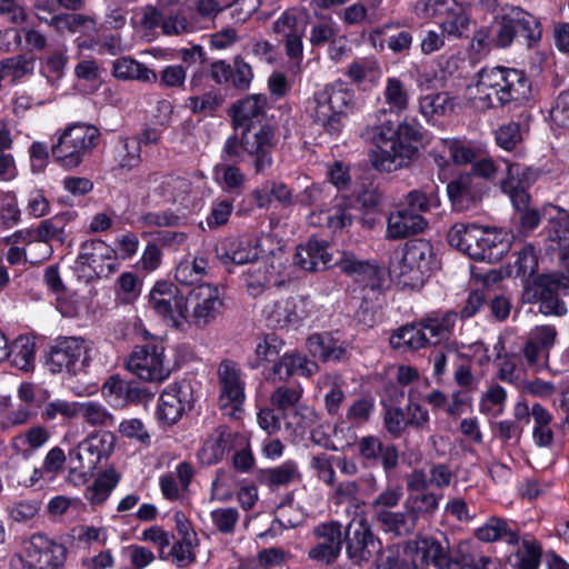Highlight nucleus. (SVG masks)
<instances>
[{"instance_id":"bb28decb","label":"nucleus","mask_w":569,"mask_h":569,"mask_svg":"<svg viewBox=\"0 0 569 569\" xmlns=\"http://www.w3.org/2000/svg\"><path fill=\"white\" fill-rule=\"evenodd\" d=\"M358 453L369 467L381 465L388 475L399 465V450L395 443L385 445L377 436L370 435L358 440Z\"/></svg>"},{"instance_id":"a211bd4d","label":"nucleus","mask_w":569,"mask_h":569,"mask_svg":"<svg viewBox=\"0 0 569 569\" xmlns=\"http://www.w3.org/2000/svg\"><path fill=\"white\" fill-rule=\"evenodd\" d=\"M186 317L198 327H204L221 313L223 301L218 287L199 283L183 293Z\"/></svg>"},{"instance_id":"9b49d317","label":"nucleus","mask_w":569,"mask_h":569,"mask_svg":"<svg viewBox=\"0 0 569 569\" xmlns=\"http://www.w3.org/2000/svg\"><path fill=\"white\" fill-rule=\"evenodd\" d=\"M97 127L87 123L70 124L52 146L51 154L56 162L67 169L78 167L99 139Z\"/></svg>"},{"instance_id":"39448f33","label":"nucleus","mask_w":569,"mask_h":569,"mask_svg":"<svg viewBox=\"0 0 569 569\" xmlns=\"http://www.w3.org/2000/svg\"><path fill=\"white\" fill-rule=\"evenodd\" d=\"M448 243L475 261L496 263L510 250L507 233L476 223H455L448 232Z\"/></svg>"},{"instance_id":"cd10ccee","label":"nucleus","mask_w":569,"mask_h":569,"mask_svg":"<svg viewBox=\"0 0 569 569\" xmlns=\"http://www.w3.org/2000/svg\"><path fill=\"white\" fill-rule=\"evenodd\" d=\"M220 385V401L222 407L232 406L237 409L244 401V382L241 380V372L238 365L230 359H224L218 368Z\"/></svg>"},{"instance_id":"0eeeda50","label":"nucleus","mask_w":569,"mask_h":569,"mask_svg":"<svg viewBox=\"0 0 569 569\" xmlns=\"http://www.w3.org/2000/svg\"><path fill=\"white\" fill-rule=\"evenodd\" d=\"M68 549L44 533H32L22 540L19 551L9 560L10 569H63Z\"/></svg>"},{"instance_id":"49530a36","label":"nucleus","mask_w":569,"mask_h":569,"mask_svg":"<svg viewBox=\"0 0 569 569\" xmlns=\"http://www.w3.org/2000/svg\"><path fill=\"white\" fill-rule=\"evenodd\" d=\"M36 58L30 54H17L0 61V82L7 79L11 81L21 79L33 72Z\"/></svg>"},{"instance_id":"7ed1b4c3","label":"nucleus","mask_w":569,"mask_h":569,"mask_svg":"<svg viewBox=\"0 0 569 569\" xmlns=\"http://www.w3.org/2000/svg\"><path fill=\"white\" fill-rule=\"evenodd\" d=\"M387 220V237L403 239L422 232L428 221L423 216L408 208L388 213L382 193L377 189L358 190V222L362 228L375 230L382 228Z\"/></svg>"},{"instance_id":"58836bf2","label":"nucleus","mask_w":569,"mask_h":569,"mask_svg":"<svg viewBox=\"0 0 569 569\" xmlns=\"http://www.w3.org/2000/svg\"><path fill=\"white\" fill-rule=\"evenodd\" d=\"M356 209L355 194L337 196L333 206L327 213V224L335 232L346 227H351L353 222L352 211Z\"/></svg>"},{"instance_id":"09e8293b","label":"nucleus","mask_w":569,"mask_h":569,"mask_svg":"<svg viewBox=\"0 0 569 569\" xmlns=\"http://www.w3.org/2000/svg\"><path fill=\"white\" fill-rule=\"evenodd\" d=\"M38 19L58 32L68 31L70 33L81 31V29L87 27L88 22L90 21L88 16L77 13L76 11L58 12V14H53L50 18L38 16Z\"/></svg>"},{"instance_id":"aec40b11","label":"nucleus","mask_w":569,"mask_h":569,"mask_svg":"<svg viewBox=\"0 0 569 569\" xmlns=\"http://www.w3.org/2000/svg\"><path fill=\"white\" fill-rule=\"evenodd\" d=\"M194 397L190 382H174L169 385L160 395L156 416L160 425L174 426L184 413L194 406Z\"/></svg>"},{"instance_id":"72a5a7b5","label":"nucleus","mask_w":569,"mask_h":569,"mask_svg":"<svg viewBox=\"0 0 569 569\" xmlns=\"http://www.w3.org/2000/svg\"><path fill=\"white\" fill-rule=\"evenodd\" d=\"M390 345L393 349L419 350L431 346V341L418 320L398 328L390 337Z\"/></svg>"},{"instance_id":"f704fd0d","label":"nucleus","mask_w":569,"mask_h":569,"mask_svg":"<svg viewBox=\"0 0 569 569\" xmlns=\"http://www.w3.org/2000/svg\"><path fill=\"white\" fill-rule=\"evenodd\" d=\"M475 536L483 542L505 541L509 546H517L520 542L518 530L511 529L508 521L499 517L489 518L475 531Z\"/></svg>"},{"instance_id":"1a4fd4ad","label":"nucleus","mask_w":569,"mask_h":569,"mask_svg":"<svg viewBox=\"0 0 569 569\" xmlns=\"http://www.w3.org/2000/svg\"><path fill=\"white\" fill-rule=\"evenodd\" d=\"M495 40L498 47L507 48L515 39L535 46L542 37V27L537 17L520 7H510L495 18Z\"/></svg>"},{"instance_id":"7c9ffc66","label":"nucleus","mask_w":569,"mask_h":569,"mask_svg":"<svg viewBox=\"0 0 569 569\" xmlns=\"http://www.w3.org/2000/svg\"><path fill=\"white\" fill-rule=\"evenodd\" d=\"M319 370L315 360L308 359L306 355L298 351H286L272 366V375L279 380H287L290 377L299 376L310 378Z\"/></svg>"},{"instance_id":"a878e982","label":"nucleus","mask_w":569,"mask_h":569,"mask_svg":"<svg viewBox=\"0 0 569 569\" xmlns=\"http://www.w3.org/2000/svg\"><path fill=\"white\" fill-rule=\"evenodd\" d=\"M259 239L252 233L228 237L216 248L220 261L228 264H247L254 262L259 257Z\"/></svg>"},{"instance_id":"052dcab7","label":"nucleus","mask_w":569,"mask_h":569,"mask_svg":"<svg viewBox=\"0 0 569 569\" xmlns=\"http://www.w3.org/2000/svg\"><path fill=\"white\" fill-rule=\"evenodd\" d=\"M495 139L501 149L506 151L513 150L522 141L520 123L509 121L508 123L501 124L495 131Z\"/></svg>"},{"instance_id":"473e14b6","label":"nucleus","mask_w":569,"mask_h":569,"mask_svg":"<svg viewBox=\"0 0 569 569\" xmlns=\"http://www.w3.org/2000/svg\"><path fill=\"white\" fill-rule=\"evenodd\" d=\"M458 319V312L455 310L431 311L421 318L422 328H425L431 345H438L442 339L452 335Z\"/></svg>"},{"instance_id":"dca6fc26","label":"nucleus","mask_w":569,"mask_h":569,"mask_svg":"<svg viewBox=\"0 0 569 569\" xmlns=\"http://www.w3.org/2000/svg\"><path fill=\"white\" fill-rule=\"evenodd\" d=\"M416 12L425 18L437 19L442 33L461 38L469 29L470 18L456 0H419Z\"/></svg>"},{"instance_id":"4d7b16f0","label":"nucleus","mask_w":569,"mask_h":569,"mask_svg":"<svg viewBox=\"0 0 569 569\" xmlns=\"http://www.w3.org/2000/svg\"><path fill=\"white\" fill-rule=\"evenodd\" d=\"M385 408L383 427L392 439L402 437L407 425L405 410L399 406H387L382 400Z\"/></svg>"},{"instance_id":"f3484780","label":"nucleus","mask_w":569,"mask_h":569,"mask_svg":"<svg viewBox=\"0 0 569 569\" xmlns=\"http://www.w3.org/2000/svg\"><path fill=\"white\" fill-rule=\"evenodd\" d=\"M408 548L419 557L420 568H458L456 552L451 550L449 539L443 532L436 536L419 533L408 542Z\"/></svg>"},{"instance_id":"f03ea898","label":"nucleus","mask_w":569,"mask_h":569,"mask_svg":"<svg viewBox=\"0 0 569 569\" xmlns=\"http://www.w3.org/2000/svg\"><path fill=\"white\" fill-rule=\"evenodd\" d=\"M530 92L531 81L523 70L500 66L482 68L477 73L473 104L480 110L497 109L527 100Z\"/></svg>"},{"instance_id":"5701e85b","label":"nucleus","mask_w":569,"mask_h":569,"mask_svg":"<svg viewBox=\"0 0 569 569\" xmlns=\"http://www.w3.org/2000/svg\"><path fill=\"white\" fill-rule=\"evenodd\" d=\"M267 108L268 97L264 93L247 94L236 100L228 110L233 130L254 131L269 122L266 120Z\"/></svg>"},{"instance_id":"ea45409f","label":"nucleus","mask_w":569,"mask_h":569,"mask_svg":"<svg viewBox=\"0 0 569 569\" xmlns=\"http://www.w3.org/2000/svg\"><path fill=\"white\" fill-rule=\"evenodd\" d=\"M120 479V473L113 467L100 471L92 485L87 488L86 498L92 505H102L118 486Z\"/></svg>"},{"instance_id":"9d476101","label":"nucleus","mask_w":569,"mask_h":569,"mask_svg":"<svg viewBox=\"0 0 569 569\" xmlns=\"http://www.w3.org/2000/svg\"><path fill=\"white\" fill-rule=\"evenodd\" d=\"M388 270L377 262L358 260V322L372 328L376 312L381 308L379 301L387 282Z\"/></svg>"},{"instance_id":"ddd939ff","label":"nucleus","mask_w":569,"mask_h":569,"mask_svg":"<svg viewBox=\"0 0 569 569\" xmlns=\"http://www.w3.org/2000/svg\"><path fill=\"white\" fill-rule=\"evenodd\" d=\"M204 74L217 86L244 92L250 89L253 80L252 67L241 56H236L232 62L214 60L209 63L207 71H194L190 79V89L201 86Z\"/></svg>"},{"instance_id":"4c0bfd02","label":"nucleus","mask_w":569,"mask_h":569,"mask_svg":"<svg viewBox=\"0 0 569 569\" xmlns=\"http://www.w3.org/2000/svg\"><path fill=\"white\" fill-rule=\"evenodd\" d=\"M297 476H299L297 462L286 460L273 468L258 469L256 471V481L274 490L279 487L288 486Z\"/></svg>"},{"instance_id":"5fc2aeb1","label":"nucleus","mask_w":569,"mask_h":569,"mask_svg":"<svg viewBox=\"0 0 569 569\" xmlns=\"http://www.w3.org/2000/svg\"><path fill=\"white\" fill-rule=\"evenodd\" d=\"M270 319L280 328L296 326L301 320L297 312V305L292 298L274 302Z\"/></svg>"},{"instance_id":"c9c22d12","label":"nucleus","mask_w":569,"mask_h":569,"mask_svg":"<svg viewBox=\"0 0 569 569\" xmlns=\"http://www.w3.org/2000/svg\"><path fill=\"white\" fill-rule=\"evenodd\" d=\"M542 217L547 221L546 233L549 241L559 243L569 240V211L552 204L542 206Z\"/></svg>"},{"instance_id":"4468645a","label":"nucleus","mask_w":569,"mask_h":569,"mask_svg":"<svg viewBox=\"0 0 569 569\" xmlns=\"http://www.w3.org/2000/svg\"><path fill=\"white\" fill-rule=\"evenodd\" d=\"M439 267L433 246L426 239L407 241L401 258V276L410 280L412 289H420Z\"/></svg>"},{"instance_id":"6e6d98bb","label":"nucleus","mask_w":569,"mask_h":569,"mask_svg":"<svg viewBox=\"0 0 569 569\" xmlns=\"http://www.w3.org/2000/svg\"><path fill=\"white\" fill-rule=\"evenodd\" d=\"M445 148L448 151L449 159H451L455 164L459 166L471 164L480 152V150L470 142L459 139L446 140Z\"/></svg>"},{"instance_id":"b1692460","label":"nucleus","mask_w":569,"mask_h":569,"mask_svg":"<svg viewBox=\"0 0 569 569\" xmlns=\"http://www.w3.org/2000/svg\"><path fill=\"white\" fill-rule=\"evenodd\" d=\"M76 263L81 266V271L89 268L94 277L100 278L107 269V274L113 273L119 268L116 262V253L113 247L107 244L101 239L86 240L80 244V252L76 259Z\"/></svg>"},{"instance_id":"680f3d73","label":"nucleus","mask_w":569,"mask_h":569,"mask_svg":"<svg viewBox=\"0 0 569 569\" xmlns=\"http://www.w3.org/2000/svg\"><path fill=\"white\" fill-rule=\"evenodd\" d=\"M313 411L308 407L297 408L286 415L281 416L286 430L290 431L296 436L303 435L305 431L310 427L312 420L310 416Z\"/></svg>"},{"instance_id":"f257e3e1","label":"nucleus","mask_w":569,"mask_h":569,"mask_svg":"<svg viewBox=\"0 0 569 569\" xmlns=\"http://www.w3.org/2000/svg\"><path fill=\"white\" fill-rule=\"evenodd\" d=\"M386 101L396 111H380L377 122L368 126L361 138L371 143L369 160L379 172H393L411 164L423 140V128L416 118L400 119L408 107V93L398 78H389Z\"/></svg>"},{"instance_id":"774afa93","label":"nucleus","mask_w":569,"mask_h":569,"mask_svg":"<svg viewBox=\"0 0 569 569\" xmlns=\"http://www.w3.org/2000/svg\"><path fill=\"white\" fill-rule=\"evenodd\" d=\"M551 122L559 128H569V90L561 92L550 112Z\"/></svg>"},{"instance_id":"8fccbe9b","label":"nucleus","mask_w":569,"mask_h":569,"mask_svg":"<svg viewBox=\"0 0 569 569\" xmlns=\"http://www.w3.org/2000/svg\"><path fill=\"white\" fill-rule=\"evenodd\" d=\"M286 342L274 332L263 333L256 346V360L250 367L256 369L261 361H276L279 358Z\"/></svg>"},{"instance_id":"37998d69","label":"nucleus","mask_w":569,"mask_h":569,"mask_svg":"<svg viewBox=\"0 0 569 569\" xmlns=\"http://www.w3.org/2000/svg\"><path fill=\"white\" fill-rule=\"evenodd\" d=\"M407 208L422 216L440 206L439 188L437 184H427L420 189L411 190L407 197Z\"/></svg>"},{"instance_id":"2eb2a0df","label":"nucleus","mask_w":569,"mask_h":569,"mask_svg":"<svg viewBox=\"0 0 569 569\" xmlns=\"http://www.w3.org/2000/svg\"><path fill=\"white\" fill-rule=\"evenodd\" d=\"M44 363L52 373L66 371L77 376L90 363L86 341L78 337H58L49 347Z\"/></svg>"},{"instance_id":"393cba45","label":"nucleus","mask_w":569,"mask_h":569,"mask_svg":"<svg viewBox=\"0 0 569 569\" xmlns=\"http://www.w3.org/2000/svg\"><path fill=\"white\" fill-rule=\"evenodd\" d=\"M244 437L228 425H219L201 446L198 458L203 466L218 465L227 453L240 446Z\"/></svg>"},{"instance_id":"a18cd8bd","label":"nucleus","mask_w":569,"mask_h":569,"mask_svg":"<svg viewBox=\"0 0 569 569\" xmlns=\"http://www.w3.org/2000/svg\"><path fill=\"white\" fill-rule=\"evenodd\" d=\"M521 547L515 552L513 569H539L542 560V545L535 537L523 538Z\"/></svg>"},{"instance_id":"de8ad7c7","label":"nucleus","mask_w":569,"mask_h":569,"mask_svg":"<svg viewBox=\"0 0 569 569\" xmlns=\"http://www.w3.org/2000/svg\"><path fill=\"white\" fill-rule=\"evenodd\" d=\"M237 201L229 197L212 200L210 211L206 217L209 230H218L228 224L233 211L237 214Z\"/></svg>"},{"instance_id":"79ce46f5","label":"nucleus","mask_w":569,"mask_h":569,"mask_svg":"<svg viewBox=\"0 0 569 569\" xmlns=\"http://www.w3.org/2000/svg\"><path fill=\"white\" fill-rule=\"evenodd\" d=\"M267 180L250 192L244 191L243 196L237 201V217L244 218L251 216L256 209L268 210L272 202L269 193Z\"/></svg>"},{"instance_id":"a19ab883","label":"nucleus","mask_w":569,"mask_h":569,"mask_svg":"<svg viewBox=\"0 0 569 569\" xmlns=\"http://www.w3.org/2000/svg\"><path fill=\"white\" fill-rule=\"evenodd\" d=\"M8 357L11 365L19 370L29 372L34 368L36 342L26 336H19L11 346L8 345Z\"/></svg>"},{"instance_id":"603ef678","label":"nucleus","mask_w":569,"mask_h":569,"mask_svg":"<svg viewBox=\"0 0 569 569\" xmlns=\"http://www.w3.org/2000/svg\"><path fill=\"white\" fill-rule=\"evenodd\" d=\"M377 519L385 526L387 531H391L397 536L409 533L416 523V517L388 510L378 511Z\"/></svg>"},{"instance_id":"13d9d810","label":"nucleus","mask_w":569,"mask_h":569,"mask_svg":"<svg viewBox=\"0 0 569 569\" xmlns=\"http://www.w3.org/2000/svg\"><path fill=\"white\" fill-rule=\"evenodd\" d=\"M301 395L302 390L299 388L282 386L272 392L271 403L276 410L283 416L286 412L297 409V403L299 402Z\"/></svg>"},{"instance_id":"e2e57ef3","label":"nucleus","mask_w":569,"mask_h":569,"mask_svg":"<svg viewBox=\"0 0 569 569\" xmlns=\"http://www.w3.org/2000/svg\"><path fill=\"white\" fill-rule=\"evenodd\" d=\"M401 23L399 21H389L375 29L366 30L362 29L358 44L367 43L377 51H382L386 43V32L392 29H399Z\"/></svg>"},{"instance_id":"6e6552de","label":"nucleus","mask_w":569,"mask_h":569,"mask_svg":"<svg viewBox=\"0 0 569 569\" xmlns=\"http://www.w3.org/2000/svg\"><path fill=\"white\" fill-rule=\"evenodd\" d=\"M117 438L110 431H98L83 439L69 450V473L87 481L94 475L102 459H108L114 451Z\"/></svg>"},{"instance_id":"338daca9","label":"nucleus","mask_w":569,"mask_h":569,"mask_svg":"<svg viewBox=\"0 0 569 569\" xmlns=\"http://www.w3.org/2000/svg\"><path fill=\"white\" fill-rule=\"evenodd\" d=\"M456 559L458 568L451 569H498L497 565L490 557L482 556L480 553H465L458 550L456 552Z\"/></svg>"},{"instance_id":"f8f14e48","label":"nucleus","mask_w":569,"mask_h":569,"mask_svg":"<svg viewBox=\"0 0 569 569\" xmlns=\"http://www.w3.org/2000/svg\"><path fill=\"white\" fill-rule=\"evenodd\" d=\"M143 345L136 346L127 360V368L138 378L149 382H161L171 372L164 363V342L161 338L144 331Z\"/></svg>"},{"instance_id":"412c9836","label":"nucleus","mask_w":569,"mask_h":569,"mask_svg":"<svg viewBox=\"0 0 569 569\" xmlns=\"http://www.w3.org/2000/svg\"><path fill=\"white\" fill-rule=\"evenodd\" d=\"M489 190V184L477 182L475 178L463 172H459L448 181L446 187L447 197L453 212L477 209Z\"/></svg>"},{"instance_id":"423d86ee","label":"nucleus","mask_w":569,"mask_h":569,"mask_svg":"<svg viewBox=\"0 0 569 569\" xmlns=\"http://www.w3.org/2000/svg\"><path fill=\"white\" fill-rule=\"evenodd\" d=\"M355 108V93L342 80L316 91L310 102L311 118L328 134L338 136Z\"/></svg>"},{"instance_id":"2f4dec72","label":"nucleus","mask_w":569,"mask_h":569,"mask_svg":"<svg viewBox=\"0 0 569 569\" xmlns=\"http://www.w3.org/2000/svg\"><path fill=\"white\" fill-rule=\"evenodd\" d=\"M306 347L309 353L322 362H340L347 359L348 352L339 339L330 332H316L308 337Z\"/></svg>"},{"instance_id":"c756f323","label":"nucleus","mask_w":569,"mask_h":569,"mask_svg":"<svg viewBox=\"0 0 569 569\" xmlns=\"http://www.w3.org/2000/svg\"><path fill=\"white\" fill-rule=\"evenodd\" d=\"M242 162L223 161L213 167V179L226 197L231 200H239L247 191V177L239 167Z\"/></svg>"},{"instance_id":"e433bc0d","label":"nucleus","mask_w":569,"mask_h":569,"mask_svg":"<svg viewBox=\"0 0 569 569\" xmlns=\"http://www.w3.org/2000/svg\"><path fill=\"white\" fill-rule=\"evenodd\" d=\"M149 303L152 306L156 313L161 317L168 326L177 329H183V327L189 323V320L186 317L183 293H180V296L174 299L170 297L150 299Z\"/></svg>"},{"instance_id":"6ab92c4d","label":"nucleus","mask_w":569,"mask_h":569,"mask_svg":"<svg viewBox=\"0 0 569 569\" xmlns=\"http://www.w3.org/2000/svg\"><path fill=\"white\" fill-rule=\"evenodd\" d=\"M355 520L356 517H352L346 528L345 537L342 536V525L338 520L318 523L313 528V536L318 542L308 551V558L326 566L335 563L341 553L343 541L349 536Z\"/></svg>"},{"instance_id":"0e129e2a","label":"nucleus","mask_w":569,"mask_h":569,"mask_svg":"<svg viewBox=\"0 0 569 569\" xmlns=\"http://www.w3.org/2000/svg\"><path fill=\"white\" fill-rule=\"evenodd\" d=\"M497 171L498 167L491 158L481 157L478 153L476 160L471 162L470 170L463 171V173H468L477 182H486L488 184V182L496 179Z\"/></svg>"},{"instance_id":"3c124183","label":"nucleus","mask_w":569,"mask_h":569,"mask_svg":"<svg viewBox=\"0 0 569 569\" xmlns=\"http://www.w3.org/2000/svg\"><path fill=\"white\" fill-rule=\"evenodd\" d=\"M515 277L528 281L537 273L538 254L533 244L526 243L518 252L513 262Z\"/></svg>"},{"instance_id":"864d4df0","label":"nucleus","mask_w":569,"mask_h":569,"mask_svg":"<svg viewBox=\"0 0 569 569\" xmlns=\"http://www.w3.org/2000/svg\"><path fill=\"white\" fill-rule=\"evenodd\" d=\"M222 102L223 97L221 93L210 90L201 96L189 97L186 106L194 114L213 116Z\"/></svg>"},{"instance_id":"4be33fe9","label":"nucleus","mask_w":569,"mask_h":569,"mask_svg":"<svg viewBox=\"0 0 569 569\" xmlns=\"http://www.w3.org/2000/svg\"><path fill=\"white\" fill-rule=\"evenodd\" d=\"M537 179L536 169L517 162L507 163V176L500 181V190L509 197L516 211L529 208V189Z\"/></svg>"},{"instance_id":"bf43d9fd","label":"nucleus","mask_w":569,"mask_h":569,"mask_svg":"<svg viewBox=\"0 0 569 569\" xmlns=\"http://www.w3.org/2000/svg\"><path fill=\"white\" fill-rule=\"evenodd\" d=\"M118 157V167L122 170L130 171L139 167L142 161L140 142L134 138L123 139Z\"/></svg>"},{"instance_id":"c03bdc74","label":"nucleus","mask_w":569,"mask_h":569,"mask_svg":"<svg viewBox=\"0 0 569 569\" xmlns=\"http://www.w3.org/2000/svg\"><path fill=\"white\" fill-rule=\"evenodd\" d=\"M421 113L429 120L449 116L455 109V98L447 92H438L421 97L419 100Z\"/></svg>"},{"instance_id":"20e7f679","label":"nucleus","mask_w":569,"mask_h":569,"mask_svg":"<svg viewBox=\"0 0 569 569\" xmlns=\"http://www.w3.org/2000/svg\"><path fill=\"white\" fill-rule=\"evenodd\" d=\"M277 146V127L272 122L261 124L254 131H240L227 137L221 152L222 161L247 164L257 176L267 174L273 166Z\"/></svg>"},{"instance_id":"69168bd1","label":"nucleus","mask_w":569,"mask_h":569,"mask_svg":"<svg viewBox=\"0 0 569 569\" xmlns=\"http://www.w3.org/2000/svg\"><path fill=\"white\" fill-rule=\"evenodd\" d=\"M210 517L219 532L229 535L234 531L239 512L236 508H218L210 512Z\"/></svg>"},{"instance_id":"c85d7f7f","label":"nucleus","mask_w":569,"mask_h":569,"mask_svg":"<svg viewBox=\"0 0 569 569\" xmlns=\"http://www.w3.org/2000/svg\"><path fill=\"white\" fill-rule=\"evenodd\" d=\"M71 220V212H60L51 218L42 220L37 227L26 229L28 244L32 242H43L48 246V257L52 252L50 241L57 239L61 243L64 242L66 233L64 228Z\"/></svg>"}]
</instances>
